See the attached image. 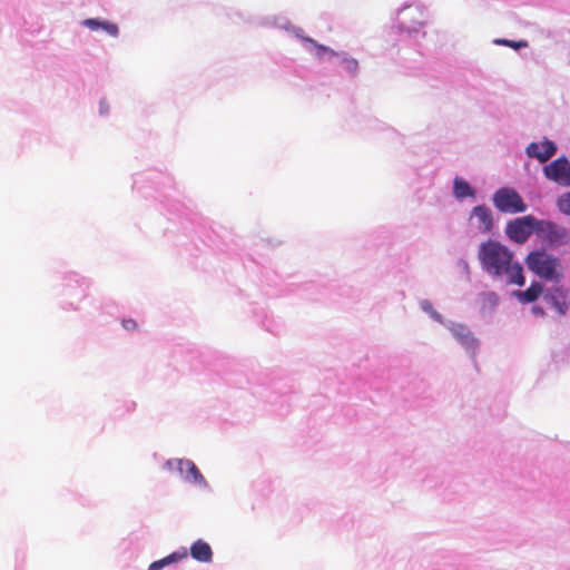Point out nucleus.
Returning <instances> with one entry per match:
<instances>
[{"instance_id":"f257e3e1","label":"nucleus","mask_w":570,"mask_h":570,"mask_svg":"<svg viewBox=\"0 0 570 570\" xmlns=\"http://www.w3.org/2000/svg\"><path fill=\"white\" fill-rule=\"evenodd\" d=\"M478 258L481 268L497 282L505 285L523 286L522 265L514 261L513 253L498 240L482 242L478 249Z\"/></svg>"},{"instance_id":"f03ea898","label":"nucleus","mask_w":570,"mask_h":570,"mask_svg":"<svg viewBox=\"0 0 570 570\" xmlns=\"http://www.w3.org/2000/svg\"><path fill=\"white\" fill-rule=\"evenodd\" d=\"M163 470L175 474L184 484L200 491H210V484L198 469L196 463L187 458L167 459Z\"/></svg>"},{"instance_id":"7ed1b4c3","label":"nucleus","mask_w":570,"mask_h":570,"mask_svg":"<svg viewBox=\"0 0 570 570\" xmlns=\"http://www.w3.org/2000/svg\"><path fill=\"white\" fill-rule=\"evenodd\" d=\"M90 282L86 277L69 273L63 276L60 292V304L66 311H79L81 303L88 297Z\"/></svg>"},{"instance_id":"20e7f679","label":"nucleus","mask_w":570,"mask_h":570,"mask_svg":"<svg viewBox=\"0 0 570 570\" xmlns=\"http://www.w3.org/2000/svg\"><path fill=\"white\" fill-rule=\"evenodd\" d=\"M304 50L322 61H331L336 58L343 71L351 78H355L360 72L358 61L346 51H335L314 39H304Z\"/></svg>"},{"instance_id":"39448f33","label":"nucleus","mask_w":570,"mask_h":570,"mask_svg":"<svg viewBox=\"0 0 570 570\" xmlns=\"http://www.w3.org/2000/svg\"><path fill=\"white\" fill-rule=\"evenodd\" d=\"M426 18V9L420 2L404 3L396 12L397 27L411 37L424 35Z\"/></svg>"},{"instance_id":"423d86ee","label":"nucleus","mask_w":570,"mask_h":570,"mask_svg":"<svg viewBox=\"0 0 570 570\" xmlns=\"http://www.w3.org/2000/svg\"><path fill=\"white\" fill-rule=\"evenodd\" d=\"M528 268L539 277L558 283L562 274L559 271V258L541 250H533L525 258Z\"/></svg>"},{"instance_id":"0eeeda50","label":"nucleus","mask_w":570,"mask_h":570,"mask_svg":"<svg viewBox=\"0 0 570 570\" xmlns=\"http://www.w3.org/2000/svg\"><path fill=\"white\" fill-rule=\"evenodd\" d=\"M443 327L450 332L455 342L471 358L478 355L481 346L480 340L465 323L449 320Z\"/></svg>"},{"instance_id":"6e6552de","label":"nucleus","mask_w":570,"mask_h":570,"mask_svg":"<svg viewBox=\"0 0 570 570\" xmlns=\"http://www.w3.org/2000/svg\"><path fill=\"white\" fill-rule=\"evenodd\" d=\"M539 219L532 215L518 217L505 226L507 236L517 244L525 243L534 233L538 235Z\"/></svg>"},{"instance_id":"1a4fd4ad","label":"nucleus","mask_w":570,"mask_h":570,"mask_svg":"<svg viewBox=\"0 0 570 570\" xmlns=\"http://www.w3.org/2000/svg\"><path fill=\"white\" fill-rule=\"evenodd\" d=\"M494 207L501 213H524L527 205L520 194L511 187H501L492 196Z\"/></svg>"},{"instance_id":"9d476101","label":"nucleus","mask_w":570,"mask_h":570,"mask_svg":"<svg viewBox=\"0 0 570 570\" xmlns=\"http://www.w3.org/2000/svg\"><path fill=\"white\" fill-rule=\"evenodd\" d=\"M538 237L551 247L570 245V228L551 220L539 219Z\"/></svg>"},{"instance_id":"9b49d317","label":"nucleus","mask_w":570,"mask_h":570,"mask_svg":"<svg viewBox=\"0 0 570 570\" xmlns=\"http://www.w3.org/2000/svg\"><path fill=\"white\" fill-rule=\"evenodd\" d=\"M546 178L557 183L560 186H570V161L564 157H559L543 167Z\"/></svg>"},{"instance_id":"f8f14e48","label":"nucleus","mask_w":570,"mask_h":570,"mask_svg":"<svg viewBox=\"0 0 570 570\" xmlns=\"http://www.w3.org/2000/svg\"><path fill=\"white\" fill-rule=\"evenodd\" d=\"M469 220L481 234H490L493 229V214L485 205H478L473 207L470 213Z\"/></svg>"},{"instance_id":"ddd939ff","label":"nucleus","mask_w":570,"mask_h":570,"mask_svg":"<svg viewBox=\"0 0 570 570\" xmlns=\"http://www.w3.org/2000/svg\"><path fill=\"white\" fill-rule=\"evenodd\" d=\"M259 24L263 27H274L277 29L285 30L297 38L304 47V39H311L304 36L302 28L292 24V22L285 16H266L261 19Z\"/></svg>"},{"instance_id":"4468645a","label":"nucleus","mask_w":570,"mask_h":570,"mask_svg":"<svg viewBox=\"0 0 570 570\" xmlns=\"http://www.w3.org/2000/svg\"><path fill=\"white\" fill-rule=\"evenodd\" d=\"M568 291L562 286H552L543 292V301L560 315H564L568 311Z\"/></svg>"},{"instance_id":"2eb2a0df","label":"nucleus","mask_w":570,"mask_h":570,"mask_svg":"<svg viewBox=\"0 0 570 570\" xmlns=\"http://www.w3.org/2000/svg\"><path fill=\"white\" fill-rule=\"evenodd\" d=\"M557 153V146L553 141L544 139L541 142H531L525 148L529 158H535L540 163L548 161Z\"/></svg>"},{"instance_id":"dca6fc26","label":"nucleus","mask_w":570,"mask_h":570,"mask_svg":"<svg viewBox=\"0 0 570 570\" xmlns=\"http://www.w3.org/2000/svg\"><path fill=\"white\" fill-rule=\"evenodd\" d=\"M80 24L90 31H104L106 35H108L111 38H118L120 35V29L117 23L100 19V18H87L83 19Z\"/></svg>"},{"instance_id":"f3484780","label":"nucleus","mask_w":570,"mask_h":570,"mask_svg":"<svg viewBox=\"0 0 570 570\" xmlns=\"http://www.w3.org/2000/svg\"><path fill=\"white\" fill-rule=\"evenodd\" d=\"M188 553L194 560L202 563H210L214 557L212 547L203 539L194 541Z\"/></svg>"},{"instance_id":"a211bd4d","label":"nucleus","mask_w":570,"mask_h":570,"mask_svg":"<svg viewBox=\"0 0 570 570\" xmlns=\"http://www.w3.org/2000/svg\"><path fill=\"white\" fill-rule=\"evenodd\" d=\"M188 558V550L185 547H180L178 550L171 552L163 559L151 562L147 570H163L166 567L178 563Z\"/></svg>"},{"instance_id":"6ab92c4d","label":"nucleus","mask_w":570,"mask_h":570,"mask_svg":"<svg viewBox=\"0 0 570 570\" xmlns=\"http://www.w3.org/2000/svg\"><path fill=\"white\" fill-rule=\"evenodd\" d=\"M453 197L462 202L466 198H475V189L462 177H454L452 187Z\"/></svg>"},{"instance_id":"aec40b11","label":"nucleus","mask_w":570,"mask_h":570,"mask_svg":"<svg viewBox=\"0 0 570 570\" xmlns=\"http://www.w3.org/2000/svg\"><path fill=\"white\" fill-rule=\"evenodd\" d=\"M543 293L542 285L540 283H532L525 291H514L513 295L521 303H532Z\"/></svg>"},{"instance_id":"412c9836","label":"nucleus","mask_w":570,"mask_h":570,"mask_svg":"<svg viewBox=\"0 0 570 570\" xmlns=\"http://www.w3.org/2000/svg\"><path fill=\"white\" fill-rule=\"evenodd\" d=\"M419 306L422 312H424L426 315H429L434 322L441 324L442 326L445 325V323L449 321V318H445L441 313H439L431 301L429 299H421L419 302Z\"/></svg>"},{"instance_id":"4be33fe9","label":"nucleus","mask_w":570,"mask_h":570,"mask_svg":"<svg viewBox=\"0 0 570 570\" xmlns=\"http://www.w3.org/2000/svg\"><path fill=\"white\" fill-rule=\"evenodd\" d=\"M480 298L482 312H493L499 305V296L494 292H484L480 295Z\"/></svg>"},{"instance_id":"5701e85b","label":"nucleus","mask_w":570,"mask_h":570,"mask_svg":"<svg viewBox=\"0 0 570 570\" xmlns=\"http://www.w3.org/2000/svg\"><path fill=\"white\" fill-rule=\"evenodd\" d=\"M493 43L497 45V46L509 47V48H512L514 50H520V49H523V48L528 47V41L527 40L514 41V40H509V39H503V38H497V39L493 40Z\"/></svg>"},{"instance_id":"b1692460","label":"nucleus","mask_w":570,"mask_h":570,"mask_svg":"<svg viewBox=\"0 0 570 570\" xmlns=\"http://www.w3.org/2000/svg\"><path fill=\"white\" fill-rule=\"evenodd\" d=\"M558 207L561 213L570 215V193L562 195L558 199Z\"/></svg>"},{"instance_id":"393cba45","label":"nucleus","mask_w":570,"mask_h":570,"mask_svg":"<svg viewBox=\"0 0 570 570\" xmlns=\"http://www.w3.org/2000/svg\"><path fill=\"white\" fill-rule=\"evenodd\" d=\"M110 112V106L106 98H101L98 102V114L102 117H107Z\"/></svg>"},{"instance_id":"a878e982","label":"nucleus","mask_w":570,"mask_h":570,"mask_svg":"<svg viewBox=\"0 0 570 570\" xmlns=\"http://www.w3.org/2000/svg\"><path fill=\"white\" fill-rule=\"evenodd\" d=\"M122 327L128 331V332H134L137 330V323L136 321L131 320V318H126V320H122Z\"/></svg>"},{"instance_id":"bb28decb","label":"nucleus","mask_w":570,"mask_h":570,"mask_svg":"<svg viewBox=\"0 0 570 570\" xmlns=\"http://www.w3.org/2000/svg\"><path fill=\"white\" fill-rule=\"evenodd\" d=\"M532 312L535 314V315H540L542 316L544 313H543V309L539 306H533L532 308Z\"/></svg>"},{"instance_id":"cd10ccee","label":"nucleus","mask_w":570,"mask_h":570,"mask_svg":"<svg viewBox=\"0 0 570 570\" xmlns=\"http://www.w3.org/2000/svg\"><path fill=\"white\" fill-rule=\"evenodd\" d=\"M462 264H463L464 268H468V263L466 262L462 261Z\"/></svg>"}]
</instances>
